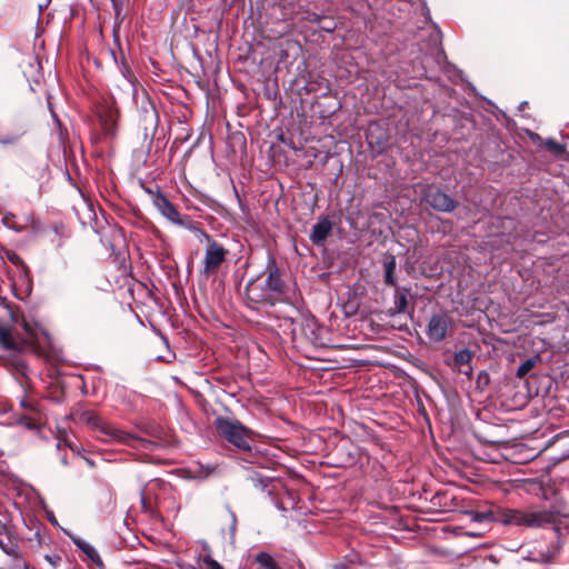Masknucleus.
Wrapping results in <instances>:
<instances>
[{"label": "nucleus", "instance_id": "f8f14e48", "mask_svg": "<svg viewBox=\"0 0 569 569\" xmlns=\"http://www.w3.org/2000/svg\"><path fill=\"white\" fill-rule=\"evenodd\" d=\"M527 510L503 509L500 511V520L505 525L527 527Z\"/></svg>", "mask_w": 569, "mask_h": 569}, {"label": "nucleus", "instance_id": "f3484780", "mask_svg": "<svg viewBox=\"0 0 569 569\" xmlns=\"http://www.w3.org/2000/svg\"><path fill=\"white\" fill-rule=\"evenodd\" d=\"M472 359V352L469 349H461L455 353L453 357V366L457 368H462L466 365H469Z\"/></svg>", "mask_w": 569, "mask_h": 569}, {"label": "nucleus", "instance_id": "c756f323", "mask_svg": "<svg viewBox=\"0 0 569 569\" xmlns=\"http://www.w3.org/2000/svg\"><path fill=\"white\" fill-rule=\"evenodd\" d=\"M325 29H326L327 31H331V30H333V27H325Z\"/></svg>", "mask_w": 569, "mask_h": 569}, {"label": "nucleus", "instance_id": "bb28decb", "mask_svg": "<svg viewBox=\"0 0 569 569\" xmlns=\"http://www.w3.org/2000/svg\"><path fill=\"white\" fill-rule=\"evenodd\" d=\"M141 503L144 511H150L151 507L144 497V490L141 491Z\"/></svg>", "mask_w": 569, "mask_h": 569}, {"label": "nucleus", "instance_id": "9b49d317", "mask_svg": "<svg viewBox=\"0 0 569 569\" xmlns=\"http://www.w3.org/2000/svg\"><path fill=\"white\" fill-rule=\"evenodd\" d=\"M332 230V222L328 217H321L313 226L310 240L317 246H322Z\"/></svg>", "mask_w": 569, "mask_h": 569}, {"label": "nucleus", "instance_id": "7c9ffc66", "mask_svg": "<svg viewBox=\"0 0 569 569\" xmlns=\"http://www.w3.org/2000/svg\"><path fill=\"white\" fill-rule=\"evenodd\" d=\"M187 569H198V566H197V567H194V566H191V565H190L189 567H187Z\"/></svg>", "mask_w": 569, "mask_h": 569}, {"label": "nucleus", "instance_id": "aec40b11", "mask_svg": "<svg viewBox=\"0 0 569 569\" xmlns=\"http://www.w3.org/2000/svg\"><path fill=\"white\" fill-rule=\"evenodd\" d=\"M119 88L128 94H133L136 91L133 78L123 73Z\"/></svg>", "mask_w": 569, "mask_h": 569}, {"label": "nucleus", "instance_id": "a211bd4d", "mask_svg": "<svg viewBox=\"0 0 569 569\" xmlns=\"http://www.w3.org/2000/svg\"><path fill=\"white\" fill-rule=\"evenodd\" d=\"M196 563L198 569H223L222 566L209 555L199 556Z\"/></svg>", "mask_w": 569, "mask_h": 569}, {"label": "nucleus", "instance_id": "423d86ee", "mask_svg": "<svg viewBox=\"0 0 569 569\" xmlns=\"http://www.w3.org/2000/svg\"><path fill=\"white\" fill-rule=\"evenodd\" d=\"M426 203L442 212H450L456 208V202L447 193L436 188H428L423 197Z\"/></svg>", "mask_w": 569, "mask_h": 569}, {"label": "nucleus", "instance_id": "39448f33", "mask_svg": "<svg viewBox=\"0 0 569 569\" xmlns=\"http://www.w3.org/2000/svg\"><path fill=\"white\" fill-rule=\"evenodd\" d=\"M453 329L452 318L446 313L433 315L427 327V336L433 342H440L446 339L447 335Z\"/></svg>", "mask_w": 569, "mask_h": 569}, {"label": "nucleus", "instance_id": "ddd939ff", "mask_svg": "<svg viewBox=\"0 0 569 569\" xmlns=\"http://www.w3.org/2000/svg\"><path fill=\"white\" fill-rule=\"evenodd\" d=\"M254 562L259 566V569H282L274 557L266 551L257 553Z\"/></svg>", "mask_w": 569, "mask_h": 569}, {"label": "nucleus", "instance_id": "6ab92c4d", "mask_svg": "<svg viewBox=\"0 0 569 569\" xmlns=\"http://www.w3.org/2000/svg\"><path fill=\"white\" fill-rule=\"evenodd\" d=\"M408 309V298L406 291H397L395 295V308L397 313H405Z\"/></svg>", "mask_w": 569, "mask_h": 569}, {"label": "nucleus", "instance_id": "1a4fd4ad", "mask_svg": "<svg viewBox=\"0 0 569 569\" xmlns=\"http://www.w3.org/2000/svg\"><path fill=\"white\" fill-rule=\"evenodd\" d=\"M98 114L100 118L101 126L103 128V131L107 134H113L118 121V109L112 106L111 103H104L102 104L99 110Z\"/></svg>", "mask_w": 569, "mask_h": 569}, {"label": "nucleus", "instance_id": "393cba45", "mask_svg": "<svg viewBox=\"0 0 569 569\" xmlns=\"http://www.w3.org/2000/svg\"><path fill=\"white\" fill-rule=\"evenodd\" d=\"M0 548L7 555H13V552H14V549H13L12 545L11 543H7V542H4L2 540H0Z\"/></svg>", "mask_w": 569, "mask_h": 569}, {"label": "nucleus", "instance_id": "a878e982", "mask_svg": "<svg viewBox=\"0 0 569 569\" xmlns=\"http://www.w3.org/2000/svg\"><path fill=\"white\" fill-rule=\"evenodd\" d=\"M111 2H112V6H113L116 12L119 13L122 9L124 0H111Z\"/></svg>", "mask_w": 569, "mask_h": 569}, {"label": "nucleus", "instance_id": "20e7f679", "mask_svg": "<svg viewBox=\"0 0 569 569\" xmlns=\"http://www.w3.org/2000/svg\"><path fill=\"white\" fill-rule=\"evenodd\" d=\"M147 192L152 197L153 206L167 220L190 230L197 228L191 220L181 217L176 206L159 189H147Z\"/></svg>", "mask_w": 569, "mask_h": 569}, {"label": "nucleus", "instance_id": "7ed1b4c3", "mask_svg": "<svg viewBox=\"0 0 569 569\" xmlns=\"http://www.w3.org/2000/svg\"><path fill=\"white\" fill-rule=\"evenodd\" d=\"M219 433L230 443L242 451H250V439L253 432L246 428L238 420L219 417L216 420Z\"/></svg>", "mask_w": 569, "mask_h": 569}, {"label": "nucleus", "instance_id": "6e6552de", "mask_svg": "<svg viewBox=\"0 0 569 569\" xmlns=\"http://www.w3.org/2000/svg\"><path fill=\"white\" fill-rule=\"evenodd\" d=\"M268 276L264 280L266 289L271 293L273 298L281 295L284 290V282L280 277L279 269L276 266L273 259H270L267 264Z\"/></svg>", "mask_w": 569, "mask_h": 569}, {"label": "nucleus", "instance_id": "f03ea898", "mask_svg": "<svg viewBox=\"0 0 569 569\" xmlns=\"http://www.w3.org/2000/svg\"><path fill=\"white\" fill-rule=\"evenodd\" d=\"M194 231L197 232L199 241L206 242L201 273L204 276L214 274L220 266L227 260L229 250L206 231L199 228H196Z\"/></svg>", "mask_w": 569, "mask_h": 569}, {"label": "nucleus", "instance_id": "4be33fe9", "mask_svg": "<svg viewBox=\"0 0 569 569\" xmlns=\"http://www.w3.org/2000/svg\"><path fill=\"white\" fill-rule=\"evenodd\" d=\"M546 147L555 152V153H563L565 150H566V147L563 144H560L559 142H557L556 140L553 139H548L546 142H545Z\"/></svg>", "mask_w": 569, "mask_h": 569}, {"label": "nucleus", "instance_id": "dca6fc26", "mask_svg": "<svg viewBox=\"0 0 569 569\" xmlns=\"http://www.w3.org/2000/svg\"><path fill=\"white\" fill-rule=\"evenodd\" d=\"M0 343L4 349H16L17 345L12 335V331L7 326L0 325Z\"/></svg>", "mask_w": 569, "mask_h": 569}, {"label": "nucleus", "instance_id": "f257e3e1", "mask_svg": "<svg viewBox=\"0 0 569 569\" xmlns=\"http://www.w3.org/2000/svg\"><path fill=\"white\" fill-rule=\"evenodd\" d=\"M81 420L97 431L100 435V439L106 442L122 443L136 449L146 450H152L156 447L154 442L121 430L92 411H84L81 415Z\"/></svg>", "mask_w": 569, "mask_h": 569}, {"label": "nucleus", "instance_id": "5701e85b", "mask_svg": "<svg viewBox=\"0 0 569 569\" xmlns=\"http://www.w3.org/2000/svg\"><path fill=\"white\" fill-rule=\"evenodd\" d=\"M20 406L28 411H37L38 403L34 400L29 399L28 397H23L20 400Z\"/></svg>", "mask_w": 569, "mask_h": 569}, {"label": "nucleus", "instance_id": "412c9836", "mask_svg": "<svg viewBox=\"0 0 569 569\" xmlns=\"http://www.w3.org/2000/svg\"><path fill=\"white\" fill-rule=\"evenodd\" d=\"M537 358L538 357L529 358L522 362L517 369V376L523 378L536 366Z\"/></svg>", "mask_w": 569, "mask_h": 569}, {"label": "nucleus", "instance_id": "2eb2a0df", "mask_svg": "<svg viewBox=\"0 0 569 569\" xmlns=\"http://www.w3.org/2000/svg\"><path fill=\"white\" fill-rule=\"evenodd\" d=\"M385 267V282L389 286H396L395 272H396V258L395 256H388L383 261Z\"/></svg>", "mask_w": 569, "mask_h": 569}, {"label": "nucleus", "instance_id": "9d476101", "mask_svg": "<svg viewBox=\"0 0 569 569\" xmlns=\"http://www.w3.org/2000/svg\"><path fill=\"white\" fill-rule=\"evenodd\" d=\"M247 298L256 303H273L274 298L266 289L264 284L257 280L250 281L246 288Z\"/></svg>", "mask_w": 569, "mask_h": 569}, {"label": "nucleus", "instance_id": "0eeeda50", "mask_svg": "<svg viewBox=\"0 0 569 569\" xmlns=\"http://www.w3.org/2000/svg\"><path fill=\"white\" fill-rule=\"evenodd\" d=\"M527 518L528 528H543L556 523L558 512L551 509H529Z\"/></svg>", "mask_w": 569, "mask_h": 569}, {"label": "nucleus", "instance_id": "c85d7f7f", "mask_svg": "<svg viewBox=\"0 0 569 569\" xmlns=\"http://www.w3.org/2000/svg\"><path fill=\"white\" fill-rule=\"evenodd\" d=\"M232 533L236 531V517L232 515V526H231Z\"/></svg>", "mask_w": 569, "mask_h": 569}, {"label": "nucleus", "instance_id": "b1692460", "mask_svg": "<svg viewBox=\"0 0 569 569\" xmlns=\"http://www.w3.org/2000/svg\"><path fill=\"white\" fill-rule=\"evenodd\" d=\"M23 328L28 335V339L31 341V340H37L38 339V333L34 329H32L30 327V325L27 322V321H23Z\"/></svg>", "mask_w": 569, "mask_h": 569}, {"label": "nucleus", "instance_id": "cd10ccee", "mask_svg": "<svg viewBox=\"0 0 569 569\" xmlns=\"http://www.w3.org/2000/svg\"><path fill=\"white\" fill-rule=\"evenodd\" d=\"M8 259L14 264H19L21 262V258L14 252L9 253Z\"/></svg>", "mask_w": 569, "mask_h": 569}, {"label": "nucleus", "instance_id": "4468645a", "mask_svg": "<svg viewBox=\"0 0 569 569\" xmlns=\"http://www.w3.org/2000/svg\"><path fill=\"white\" fill-rule=\"evenodd\" d=\"M72 541L81 551L87 555L90 560H92L94 563H100V556L98 551L89 542L79 537L72 538Z\"/></svg>", "mask_w": 569, "mask_h": 569}]
</instances>
